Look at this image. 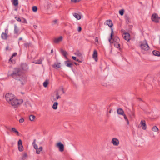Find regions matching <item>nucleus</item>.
<instances>
[{
  "instance_id": "f257e3e1",
  "label": "nucleus",
  "mask_w": 160,
  "mask_h": 160,
  "mask_svg": "<svg viewBox=\"0 0 160 160\" xmlns=\"http://www.w3.org/2000/svg\"><path fill=\"white\" fill-rule=\"evenodd\" d=\"M10 76L16 80L20 81L22 85L25 84L27 81L26 76L23 74L21 69L19 68H14Z\"/></svg>"
},
{
  "instance_id": "f03ea898",
  "label": "nucleus",
  "mask_w": 160,
  "mask_h": 160,
  "mask_svg": "<svg viewBox=\"0 0 160 160\" xmlns=\"http://www.w3.org/2000/svg\"><path fill=\"white\" fill-rule=\"evenodd\" d=\"M5 98L7 101L12 106L13 105L18 103L17 99L14 97V95L12 93H6Z\"/></svg>"
},
{
  "instance_id": "7ed1b4c3",
  "label": "nucleus",
  "mask_w": 160,
  "mask_h": 160,
  "mask_svg": "<svg viewBox=\"0 0 160 160\" xmlns=\"http://www.w3.org/2000/svg\"><path fill=\"white\" fill-rule=\"evenodd\" d=\"M111 33L110 38L109 39V41L110 43H114V42H119L120 39L117 36H113V31L112 28H111Z\"/></svg>"
},
{
  "instance_id": "20e7f679",
  "label": "nucleus",
  "mask_w": 160,
  "mask_h": 160,
  "mask_svg": "<svg viewBox=\"0 0 160 160\" xmlns=\"http://www.w3.org/2000/svg\"><path fill=\"white\" fill-rule=\"evenodd\" d=\"M140 47L144 51H148L149 49V47L148 45L146 40L144 42H141Z\"/></svg>"
},
{
  "instance_id": "39448f33",
  "label": "nucleus",
  "mask_w": 160,
  "mask_h": 160,
  "mask_svg": "<svg viewBox=\"0 0 160 160\" xmlns=\"http://www.w3.org/2000/svg\"><path fill=\"white\" fill-rule=\"evenodd\" d=\"M151 19L153 22L156 23H158L159 22L160 18L158 16L157 14L154 13L152 15Z\"/></svg>"
},
{
  "instance_id": "423d86ee",
  "label": "nucleus",
  "mask_w": 160,
  "mask_h": 160,
  "mask_svg": "<svg viewBox=\"0 0 160 160\" xmlns=\"http://www.w3.org/2000/svg\"><path fill=\"white\" fill-rule=\"evenodd\" d=\"M56 146L59 148V151L61 152H62L64 150V146L61 142H58L57 145Z\"/></svg>"
},
{
  "instance_id": "0eeeda50",
  "label": "nucleus",
  "mask_w": 160,
  "mask_h": 160,
  "mask_svg": "<svg viewBox=\"0 0 160 160\" xmlns=\"http://www.w3.org/2000/svg\"><path fill=\"white\" fill-rule=\"evenodd\" d=\"M21 32L20 31L16 24H15L14 25V33L18 36L20 34Z\"/></svg>"
},
{
  "instance_id": "6e6552de",
  "label": "nucleus",
  "mask_w": 160,
  "mask_h": 160,
  "mask_svg": "<svg viewBox=\"0 0 160 160\" xmlns=\"http://www.w3.org/2000/svg\"><path fill=\"white\" fill-rule=\"evenodd\" d=\"M19 68L21 69L22 71H26L28 70V67L27 64L22 63L21 65L20 68Z\"/></svg>"
},
{
  "instance_id": "1a4fd4ad",
  "label": "nucleus",
  "mask_w": 160,
  "mask_h": 160,
  "mask_svg": "<svg viewBox=\"0 0 160 160\" xmlns=\"http://www.w3.org/2000/svg\"><path fill=\"white\" fill-rule=\"evenodd\" d=\"M8 29H6L5 30V32H2L1 34V38L3 40H6L7 38Z\"/></svg>"
},
{
  "instance_id": "9d476101",
  "label": "nucleus",
  "mask_w": 160,
  "mask_h": 160,
  "mask_svg": "<svg viewBox=\"0 0 160 160\" xmlns=\"http://www.w3.org/2000/svg\"><path fill=\"white\" fill-rule=\"evenodd\" d=\"M104 24L108 25L110 28H111L113 26L112 22L110 20H107L104 23Z\"/></svg>"
},
{
  "instance_id": "9b49d317",
  "label": "nucleus",
  "mask_w": 160,
  "mask_h": 160,
  "mask_svg": "<svg viewBox=\"0 0 160 160\" xmlns=\"http://www.w3.org/2000/svg\"><path fill=\"white\" fill-rule=\"evenodd\" d=\"M62 37L60 36L58 38H55L53 39V42L54 43L57 44L59 42L62 41Z\"/></svg>"
},
{
  "instance_id": "f8f14e48",
  "label": "nucleus",
  "mask_w": 160,
  "mask_h": 160,
  "mask_svg": "<svg viewBox=\"0 0 160 160\" xmlns=\"http://www.w3.org/2000/svg\"><path fill=\"white\" fill-rule=\"evenodd\" d=\"M140 124L141 125L142 128L143 130H146L147 128V127L145 121V120H141Z\"/></svg>"
},
{
  "instance_id": "ddd939ff",
  "label": "nucleus",
  "mask_w": 160,
  "mask_h": 160,
  "mask_svg": "<svg viewBox=\"0 0 160 160\" xmlns=\"http://www.w3.org/2000/svg\"><path fill=\"white\" fill-rule=\"evenodd\" d=\"M92 57L95 61H98V53L97 51L95 50L94 51Z\"/></svg>"
},
{
  "instance_id": "4468645a",
  "label": "nucleus",
  "mask_w": 160,
  "mask_h": 160,
  "mask_svg": "<svg viewBox=\"0 0 160 160\" xmlns=\"http://www.w3.org/2000/svg\"><path fill=\"white\" fill-rule=\"evenodd\" d=\"M64 64L66 66L69 68H72L73 64L70 62V61L68 60L64 62Z\"/></svg>"
},
{
  "instance_id": "2eb2a0df",
  "label": "nucleus",
  "mask_w": 160,
  "mask_h": 160,
  "mask_svg": "<svg viewBox=\"0 0 160 160\" xmlns=\"http://www.w3.org/2000/svg\"><path fill=\"white\" fill-rule=\"evenodd\" d=\"M124 35L123 36L124 39L128 42L130 40V34L128 32H125L124 33Z\"/></svg>"
},
{
  "instance_id": "dca6fc26",
  "label": "nucleus",
  "mask_w": 160,
  "mask_h": 160,
  "mask_svg": "<svg viewBox=\"0 0 160 160\" xmlns=\"http://www.w3.org/2000/svg\"><path fill=\"white\" fill-rule=\"evenodd\" d=\"M112 142L113 144L115 146H117L119 144V141L118 140L115 138L112 139Z\"/></svg>"
},
{
  "instance_id": "f3484780",
  "label": "nucleus",
  "mask_w": 160,
  "mask_h": 160,
  "mask_svg": "<svg viewBox=\"0 0 160 160\" xmlns=\"http://www.w3.org/2000/svg\"><path fill=\"white\" fill-rule=\"evenodd\" d=\"M60 52L64 56L65 58L67 59H68L67 55L68 54L67 52L62 49H60Z\"/></svg>"
},
{
  "instance_id": "a211bd4d",
  "label": "nucleus",
  "mask_w": 160,
  "mask_h": 160,
  "mask_svg": "<svg viewBox=\"0 0 160 160\" xmlns=\"http://www.w3.org/2000/svg\"><path fill=\"white\" fill-rule=\"evenodd\" d=\"M72 14L73 16L77 19L80 20L81 19V16L80 14L76 13H72Z\"/></svg>"
},
{
  "instance_id": "6ab92c4d",
  "label": "nucleus",
  "mask_w": 160,
  "mask_h": 160,
  "mask_svg": "<svg viewBox=\"0 0 160 160\" xmlns=\"http://www.w3.org/2000/svg\"><path fill=\"white\" fill-rule=\"evenodd\" d=\"M117 112L118 114L121 115H123L124 114V112L123 110L121 108H119L117 109Z\"/></svg>"
},
{
  "instance_id": "aec40b11",
  "label": "nucleus",
  "mask_w": 160,
  "mask_h": 160,
  "mask_svg": "<svg viewBox=\"0 0 160 160\" xmlns=\"http://www.w3.org/2000/svg\"><path fill=\"white\" fill-rule=\"evenodd\" d=\"M74 54L80 57H82V54L79 52V50H77L75 52H74Z\"/></svg>"
},
{
  "instance_id": "412c9836",
  "label": "nucleus",
  "mask_w": 160,
  "mask_h": 160,
  "mask_svg": "<svg viewBox=\"0 0 160 160\" xmlns=\"http://www.w3.org/2000/svg\"><path fill=\"white\" fill-rule=\"evenodd\" d=\"M33 62L35 64H41L42 63V59L41 58H40L38 60H34Z\"/></svg>"
},
{
  "instance_id": "4be33fe9",
  "label": "nucleus",
  "mask_w": 160,
  "mask_h": 160,
  "mask_svg": "<svg viewBox=\"0 0 160 160\" xmlns=\"http://www.w3.org/2000/svg\"><path fill=\"white\" fill-rule=\"evenodd\" d=\"M152 53L155 56H160V52L156 50H154L152 52Z\"/></svg>"
},
{
  "instance_id": "5701e85b",
  "label": "nucleus",
  "mask_w": 160,
  "mask_h": 160,
  "mask_svg": "<svg viewBox=\"0 0 160 160\" xmlns=\"http://www.w3.org/2000/svg\"><path fill=\"white\" fill-rule=\"evenodd\" d=\"M17 100L18 101V103L15 105H13V106L14 107V108L16 107L17 106L22 103L23 102V100L22 99H20L19 100L17 99Z\"/></svg>"
},
{
  "instance_id": "b1692460",
  "label": "nucleus",
  "mask_w": 160,
  "mask_h": 160,
  "mask_svg": "<svg viewBox=\"0 0 160 160\" xmlns=\"http://www.w3.org/2000/svg\"><path fill=\"white\" fill-rule=\"evenodd\" d=\"M12 131L15 133L18 136H20L19 133L14 128H12L11 129Z\"/></svg>"
},
{
  "instance_id": "393cba45",
  "label": "nucleus",
  "mask_w": 160,
  "mask_h": 160,
  "mask_svg": "<svg viewBox=\"0 0 160 160\" xmlns=\"http://www.w3.org/2000/svg\"><path fill=\"white\" fill-rule=\"evenodd\" d=\"M119 42H114V47L117 48H119V50L120 49V44L119 43Z\"/></svg>"
},
{
  "instance_id": "a878e982",
  "label": "nucleus",
  "mask_w": 160,
  "mask_h": 160,
  "mask_svg": "<svg viewBox=\"0 0 160 160\" xmlns=\"http://www.w3.org/2000/svg\"><path fill=\"white\" fill-rule=\"evenodd\" d=\"M58 103L57 102H55L52 105V108L54 110H56L58 108Z\"/></svg>"
},
{
  "instance_id": "bb28decb",
  "label": "nucleus",
  "mask_w": 160,
  "mask_h": 160,
  "mask_svg": "<svg viewBox=\"0 0 160 160\" xmlns=\"http://www.w3.org/2000/svg\"><path fill=\"white\" fill-rule=\"evenodd\" d=\"M42 146L40 147L38 149H36V153L38 154H39L40 153V152L42 150Z\"/></svg>"
},
{
  "instance_id": "cd10ccee",
  "label": "nucleus",
  "mask_w": 160,
  "mask_h": 160,
  "mask_svg": "<svg viewBox=\"0 0 160 160\" xmlns=\"http://www.w3.org/2000/svg\"><path fill=\"white\" fill-rule=\"evenodd\" d=\"M36 139H34L33 140V142H32V145L34 147V148L36 150V149H38V146L35 143Z\"/></svg>"
},
{
  "instance_id": "c85d7f7f",
  "label": "nucleus",
  "mask_w": 160,
  "mask_h": 160,
  "mask_svg": "<svg viewBox=\"0 0 160 160\" xmlns=\"http://www.w3.org/2000/svg\"><path fill=\"white\" fill-rule=\"evenodd\" d=\"M48 83V80L47 79L43 82V86L44 87L46 88L47 87Z\"/></svg>"
},
{
  "instance_id": "c756f323",
  "label": "nucleus",
  "mask_w": 160,
  "mask_h": 160,
  "mask_svg": "<svg viewBox=\"0 0 160 160\" xmlns=\"http://www.w3.org/2000/svg\"><path fill=\"white\" fill-rule=\"evenodd\" d=\"M35 118V116L33 115H31L29 116V120L31 121H33L34 120Z\"/></svg>"
},
{
  "instance_id": "7c9ffc66",
  "label": "nucleus",
  "mask_w": 160,
  "mask_h": 160,
  "mask_svg": "<svg viewBox=\"0 0 160 160\" xmlns=\"http://www.w3.org/2000/svg\"><path fill=\"white\" fill-rule=\"evenodd\" d=\"M13 4L15 6H17L18 5V0H13Z\"/></svg>"
},
{
  "instance_id": "2f4dec72",
  "label": "nucleus",
  "mask_w": 160,
  "mask_h": 160,
  "mask_svg": "<svg viewBox=\"0 0 160 160\" xmlns=\"http://www.w3.org/2000/svg\"><path fill=\"white\" fill-rule=\"evenodd\" d=\"M27 157V154L26 153H24L22 155L21 159L20 160H25L26 158Z\"/></svg>"
},
{
  "instance_id": "473e14b6",
  "label": "nucleus",
  "mask_w": 160,
  "mask_h": 160,
  "mask_svg": "<svg viewBox=\"0 0 160 160\" xmlns=\"http://www.w3.org/2000/svg\"><path fill=\"white\" fill-rule=\"evenodd\" d=\"M18 149L19 151L22 152L23 150V147L22 145L18 146Z\"/></svg>"
},
{
  "instance_id": "72a5a7b5",
  "label": "nucleus",
  "mask_w": 160,
  "mask_h": 160,
  "mask_svg": "<svg viewBox=\"0 0 160 160\" xmlns=\"http://www.w3.org/2000/svg\"><path fill=\"white\" fill-rule=\"evenodd\" d=\"M152 130L154 132H157L158 131V129L156 126H154L152 128Z\"/></svg>"
},
{
  "instance_id": "f704fd0d",
  "label": "nucleus",
  "mask_w": 160,
  "mask_h": 160,
  "mask_svg": "<svg viewBox=\"0 0 160 160\" xmlns=\"http://www.w3.org/2000/svg\"><path fill=\"white\" fill-rule=\"evenodd\" d=\"M38 10V8L37 6H34L32 8V10L34 12H36Z\"/></svg>"
},
{
  "instance_id": "c9c22d12",
  "label": "nucleus",
  "mask_w": 160,
  "mask_h": 160,
  "mask_svg": "<svg viewBox=\"0 0 160 160\" xmlns=\"http://www.w3.org/2000/svg\"><path fill=\"white\" fill-rule=\"evenodd\" d=\"M22 22L24 23H27V22L26 20L24 18H22Z\"/></svg>"
},
{
  "instance_id": "e433bc0d",
  "label": "nucleus",
  "mask_w": 160,
  "mask_h": 160,
  "mask_svg": "<svg viewBox=\"0 0 160 160\" xmlns=\"http://www.w3.org/2000/svg\"><path fill=\"white\" fill-rule=\"evenodd\" d=\"M124 12V9H121L119 11V13L121 16H122L123 15Z\"/></svg>"
},
{
  "instance_id": "4c0bfd02",
  "label": "nucleus",
  "mask_w": 160,
  "mask_h": 160,
  "mask_svg": "<svg viewBox=\"0 0 160 160\" xmlns=\"http://www.w3.org/2000/svg\"><path fill=\"white\" fill-rule=\"evenodd\" d=\"M15 18L18 22H21L22 19H20L19 17H15Z\"/></svg>"
},
{
  "instance_id": "58836bf2",
  "label": "nucleus",
  "mask_w": 160,
  "mask_h": 160,
  "mask_svg": "<svg viewBox=\"0 0 160 160\" xmlns=\"http://www.w3.org/2000/svg\"><path fill=\"white\" fill-rule=\"evenodd\" d=\"M125 18L126 20V22L127 23L129 22V17L128 16H125Z\"/></svg>"
},
{
  "instance_id": "ea45409f",
  "label": "nucleus",
  "mask_w": 160,
  "mask_h": 160,
  "mask_svg": "<svg viewBox=\"0 0 160 160\" xmlns=\"http://www.w3.org/2000/svg\"><path fill=\"white\" fill-rule=\"evenodd\" d=\"M60 63H58L57 64H55L54 66H55V67H57L58 68H61V66L60 65Z\"/></svg>"
},
{
  "instance_id": "a19ab883",
  "label": "nucleus",
  "mask_w": 160,
  "mask_h": 160,
  "mask_svg": "<svg viewBox=\"0 0 160 160\" xmlns=\"http://www.w3.org/2000/svg\"><path fill=\"white\" fill-rule=\"evenodd\" d=\"M56 99H58L60 98H61L60 96L59 95L58 93V92H57L56 93Z\"/></svg>"
},
{
  "instance_id": "79ce46f5",
  "label": "nucleus",
  "mask_w": 160,
  "mask_h": 160,
  "mask_svg": "<svg viewBox=\"0 0 160 160\" xmlns=\"http://www.w3.org/2000/svg\"><path fill=\"white\" fill-rule=\"evenodd\" d=\"M22 145V141L21 139H19L18 142V146H20Z\"/></svg>"
},
{
  "instance_id": "37998d69",
  "label": "nucleus",
  "mask_w": 160,
  "mask_h": 160,
  "mask_svg": "<svg viewBox=\"0 0 160 160\" xmlns=\"http://www.w3.org/2000/svg\"><path fill=\"white\" fill-rule=\"evenodd\" d=\"M58 22V20H53L52 22V25H54L56 24Z\"/></svg>"
},
{
  "instance_id": "c03bdc74",
  "label": "nucleus",
  "mask_w": 160,
  "mask_h": 160,
  "mask_svg": "<svg viewBox=\"0 0 160 160\" xmlns=\"http://www.w3.org/2000/svg\"><path fill=\"white\" fill-rule=\"evenodd\" d=\"M24 121V119L23 118H22L19 120V122L20 123H22Z\"/></svg>"
},
{
  "instance_id": "a18cd8bd",
  "label": "nucleus",
  "mask_w": 160,
  "mask_h": 160,
  "mask_svg": "<svg viewBox=\"0 0 160 160\" xmlns=\"http://www.w3.org/2000/svg\"><path fill=\"white\" fill-rule=\"evenodd\" d=\"M24 46L26 47V48H27L28 47H29V45L28 43H24Z\"/></svg>"
},
{
  "instance_id": "49530a36",
  "label": "nucleus",
  "mask_w": 160,
  "mask_h": 160,
  "mask_svg": "<svg viewBox=\"0 0 160 160\" xmlns=\"http://www.w3.org/2000/svg\"><path fill=\"white\" fill-rule=\"evenodd\" d=\"M123 115V116L124 118L126 121L128 120V118L125 114H124Z\"/></svg>"
},
{
  "instance_id": "de8ad7c7",
  "label": "nucleus",
  "mask_w": 160,
  "mask_h": 160,
  "mask_svg": "<svg viewBox=\"0 0 160 160\" xmlns=\"http://www.w3.org/2000/svg\"><path fill=\"white\" fill-rule=\"evenodd\" d=\"M17 54V53L16 52L13 53L12 55V57L13 58V57H15Z\"/></svg>"
},
{
  "instance_id": "09e8293b",
  "label": "nucleus",
  "mask_w": 160,
  "mask_h": 160,
  "mask_svg": "<svg viewBox=\"0 0 160 160\" xmlns=\"http://www.w3.org/2000/svg\"><path fill=\"white\" fill-rule=\"evenodd\" d=\"M78 32H80L82 30V28L81 27H79L78 28Z\"/></svg>"
},
{
  "instance_id": "8fccbe9b",
  "label": "nucleus",
  "mask_w": 160,
  "mask_h": 160,
  "mask_svg": "<svg viewBox=\"0 0 160 160\" xmlns=\"http://www.w3.org/2000/svg\"><path fill=\"white\" fill-rule=\"evenodd\" d=\"M72 58L73 60H75L76 61V60H77V59L76 58V57H75V56H72Z\"/></svg>"
},
{
  "instance_id": "3c124183",
  "label": "nucleus",
  "mask_w": 160,
  "mask_h": 160,
  "mask_svg": "<svg viewBox=\"0 0 160 160\" xmlns=\"http://www.w3.org/2000/svg\"><path fill=\"white\" fill-rule=\"evenodd\" d=\"M53 100V101H56L57 100V99H56V98H55L54 96H52Z\"/></svg>"
},
{
  "instance_id": "603ef678",
  "label": "nucleus",
  "mask_w": 160,
  "mask_h": 160,
  "mask_svg": "<svg viewBox=\"0 0 160 160\" xmlns=\"http://www.w3.org/2000/svg\"><path fill=\"white\" fill-rule=\"evenodd\" d=\"M77 0H71L72 2H77Z\"/></svg>"
},
{
  "instance_id": "864d4df0",
  "label": "nucleus",
  "mask_w": 160,
  "mask_h": 160,
  "mask_svg": "<svg viewBox=\"0 0 160 160\" xmlns=\"http://www.w3.org/2000/svg\"><path fill=\"white\" fill-rule=\"evenodd\" d=\"M76 61L79 62H82V61L78 59H77V60H76Z\"/></svg>"
},
{
  "instance_id": "5fc2aeb1",
  "label": "nucleus",
  "mask_w": 160,
  "mask_h": 160,
  "mask_svg": "<svg viewBox=\"0 0 160 160\" xmlns=\"http://www.w3.org/2000/svg\"><path fill=\"white\" fill-rule=\"evenodd\" d=\"M8 48H9V46H8L6 48V51H7L8 50Z\"/></svg>"
},
{
  "instance_id": "6e6d98bb",
  "label": "nucleus",
  "mask_w": 160,
  "mask_h": 160,
  "mask_svg": "<svg viewBox=\"0 0 160 160\" xmlns=\"http://www.w3.org/2000/svg\"><path fill=\"white\" fill-rule=\"evenodd\" d=\"M62 92L63 93H65V92L64 90V89L63 88H62Z\"/></svg>"
},
{
  "instance_id": "4d7b16f0",
  "label": "nucleus",
  "mask_w": 160,
  "mask_h": 160,
  "mask_svg": "<svg viewBox=\"0 0 160 160\" xmlns=\"http://www.w3.org/2000/svg\"><path fill=\"white\" fill-rule=\"evenodd\" d=\"M126 121L127 122V124L128 125L129 124V121H128V119L127 120H126Z\"/></svg>"
},
{
  "instance_id": "13d9d810",
  "label": "nucleus",
  "mask_w": 160,
  "mask_h": 160,
  "mask_svg": "<svg viewBox=\"0 0 160 160\" xmlns=\"http://www.w3.org/2000/svg\"><path fill=\"white\" fill-rule=\"evenodd\" d=\"M33 27L36 29L37 28V26L36 25H33Z\"/></svg>"
},
{
  "instance_id": "bf43d9fd",
  "label": "nucleus",
  "mask_w": 160,
  "mask_h": 160,
  "mask_svg": "<svg viewBox=\"0 0 160 160\" xmlns=\"http://www.w3.org/2000/svg\"><path fill=\"white\" fill-rule=\"evenodd\" d=\"M95 40L96 42H98V39L97 37L96 38Z\"/></svg>"
},
{
  "instance_id": "052dcab7",
  "label": "nucleus",
  "mask_w": 160,
  "mask_h": 160,
  "mask_svg": "<svg viewBox=\"0 0 160 160\" xmlns=\"http://www.w3.org/2000/svg\"><path fill=\"white\" fill-rule=\"evenodd\" d=\"M74 64H75L76 65H79V64H78V63H77V62H74Z\"/></svg>"
},
{
  "instance_id": "680f3d73",
  "label": "nucleus",
  "mask_w": 160,
  "mask_h": 160,
  "mask_svg": "<svg viewBox=\"0 0 160 160\" xmlns=\"http://www.w3.org/2000/svg\"><path fill=\"white\" fill-rule=\"evenodd\" d=\"M53 49H52L51 50V54H52L53 53Z\"/></svg>"
},
{
  "instance_id": "e2e57ef3",
  "label": "nucleus",
  "mask_w": 160,
  "mask_h": 160,
  "mask_svg": "<svg viewBox=\"0 0 160 160\" xmlns=\"http://www.w3.org/2000/svg\"><path fill=\"white\" fill-rule=\"evenodd\" d=\"M22 39V37H20L19 38V40H21Z\"/></svg>"
},
{
  "instance_id": "0e129e2a",
  "label": "nucleus",
  "mask_w": 160,
  "mask_h": 160,
  "mask_svg": "<svg viewBox=\"0 0 160 160\" xmlns=\"http://www.w3.org/2000/svg\"><path fill=\"white\" fill-rule=\"evenodd\" d=\"M111 111H112V110H109V113H111Z\"/></svg>"
},
{
  "instance_id": "69168bd1",
  "label": "nucleus",
  "mask_w": 160,
  "mask_h": 160,
  "mask_svg": "<svg viewBox=\"0 0 160 160\" xmlns=\"http://www.w3.org/2000/svg\"><path fill=\"white\" fill-rule=\"evenodd\" d=\"M139 100L140 101H142V99L141 98H139Z\"/></svg>"
},
{
  "instance_id": "338daca9",
  "label": "nucleus",
  "mask_w": 160,
  "mask_h": 160,
  "mask_svg": "<svg viewBox=\"0 0 160 160\" xmlns=\"http://www.w3.org/2000/svg\"><path fill=\"white\" fill-rule=\"evenodd\" d=\"M80 0H77V2H78L80 1Z\"/></svg>"
},
{
  "instance_id": "774afa93",
  "label": "nucleus",
  "mask_w": 160,
  "mask_h": 160,
  "mask_svg": "<svg viewBox=\"0 0 160 160\" xmlns=\"http://www.w3.org/2000/svg\"><path fill=\"white\" fill-rule=\"evenodd\" d=\"M11 58H10V59H9V61H11Z\"/></svg>"
}]
</instances>
